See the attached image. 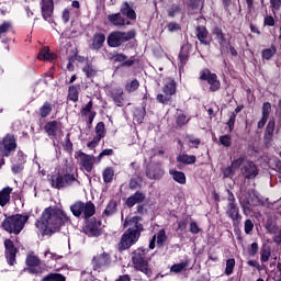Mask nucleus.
Here are the masks:
<instances>
[{
    "mask_svg": "<svg viewBox=\"0 0 281 281\" xmlns=\"http://www.w3.org/2000/svg\"><path fill=\"white\" fill-rule=\"evenodd\" d=\"M52 104L46 102L43 104V106L40 109V115L41 117H47L49 113H52Z\"/></svg>",
    "mask_w": 281,
    "mask_h": 281,
    "instance_id": "42",
    "label": "nucleus"
},
{
    "mask_svg": "<svg viewBox=\"0 0 281 281\" xmlns=\"http://www.w3.org/2000/svg\"><path fill=\"white\" fill-rule=\"evenodd\" d=\"M244 162H245V156H240L231 162V167H233L234 171L236 172V170H238Z\"/></svg>",
    "mask_w": 281,
    "mask_h": 281,
    "instance_id": "44",
    "label": "nucleus"
},
{
    "mask_svg": "<svg viewBox=\"0 0 281 281\" xmlns=\"http://www.w3.org/2000/svg\"><path fill=\"white\" fill-rule=\"evenodd\" d=\"M168 240V236L166 235L165 229H160L157 235H154L151 240L149 241V249H155V244L157 243L158 247H164Z\"/></svg>",
    "mask_w": 281,
    "mask_h": 281,
    "instance_id": "17",
    "label": "nucleus"
},
{
    "mask_svg": "<svg viewBox=\"0 0 281 281\" xmlns=\"http://www.w3.org/2000/svg\"><path fill=\"white\" fill-rule=\"evenodd\" d=\"M139 89V81L137 79H134L125 85V91L127 93H134V91H137Z\"/></svg>",
    "mask_w": 281,
    "mask_h": 281,
    "instance_id": "37",
    "label": "nucleus"
},
{
    "mask_svg": "<svg viewBox=\"0 0 281 281\" xmlns=\"http://www.w3.org/2000/svg\"><path fill=\"white\" fill-rule=\"evenodd\" d=\"M157 100H158V102H160V104H168V102H170V95H168V94H158Z\"/></svg>",
    "mask_w": 281,
    "mask_h": 281,
    "instance_id": "56",
    "label": "nucleus"
},
{
    "mask_svg": "<svg viewBox=\"0 0 281 281\" xmlns=\"http://www.w3.org/2000/svg\"><path fill=\"white\" fill-rule=\"evenodd\" d=\"M196 36L200 43H202L203 45H207V42L205 41V38H207V29H205L204 26H198Z\"/></svg>",
    "mask_w": 281,
    "mask_h": 281,
    "instance_id": "28",
    "label": "nucleus"
},
{
    "mask_svg": "<svg viewBox=\"0 0 281 281\" xmlns=\"http://www.w3.org/2000/svg\"><path fill=\"white\" fill-rule=\"evenodd\" d=\"M10 27H12L10 22H4L0 25V38L10 32Z\"/></svg>",
    "mask_w": 281,
    "mask_h": 281,
    "instance_id": "45",
    "label": "nucleus"
},
{
    "mask_svg": "<svg viewBox=\"0 0 281 281\" xmlns=\"http://www.w3.org/2000/svg\"><path fill=\"white\" fill-rule=\"evenodd\" d=\"M15 161L18 164H25V156L23 155V151H19L18 156L15 157Z\"/></svg>",
    "mask_w": 281,
    "mask_h": 281,
    "instance_id": "64",
    "label": "nucleus"
},
{
    "mask_svg": "<svg viewBox=\"0 0 281 281\" xmlns=\"http://www.w3.org/2000/svg\"><path fill=\"white\" fill-rule=\"evenodd\" d=\"M241 175L245 179H256L258 177V167H256V164L248 161L241 167Z\"/></svg>",
    "mask_w": 281,
    "mask_h": 281,
    "instance_id": "14",
    "label": "nucleus"
},
{
    "mask_svg": "<svg viewBox=\"0 0 281 281\" xmlns=\"http://www.w3.org/2000/svg\"><path fill=\"white\" fill-rule=\"evenodd\" d=\"M69 223V216L65 211L56 207H47L42 214L41 220H37L36 227L42 234L47 232H56L61 225Z\"/></svg>",
    "mask_w": 281,
    "mask_h": 281,
    "instance_id": "1",
    "label": "nucleus"
},
{
    "mask_svg": "<svg viewBox=\"0 0 281 281\" xmlns=\"http://www.w3.org/2000/svg\"><path fill=\"white\" fill-rule=\"evenodd\" d=\"M269 115H271V103L266 102L262 105V117L269 120Z\"/></svg>",
    "mask_w": 281,
    "mask_h": 281,
    "instance_id": "47",
    "label": "nucleus"
},
{
    "mask_svg": "<svg viewBox=\"0 0 281 281\" xmlns=\"http://www.w3.org/2000/svg\"><path fill=\"white\" fill-rule=\"evenodd\" d=\"M117 212V203L115 201H110L103 211V216H113Z\"/></svg>",
    "mask_w": 281,
    "mask_h": 281,
    "instance_id": "29",
    "label": "nucleus"
},
{
    "mask_svg": "<svg viewBox=\"0 0 281 281\" xmlns=\"http://www.w3.org/2000/svg\"><path fill=\"white\" fill-rule=\"evenodd\" d=\"M80 95V89L76 86L69 87L68 90V99L71 100V102H78V98Z\"/></svg>",
    "mask_w": 281,
    "mask_h": 281,
    "instance_id": "30",
    "label": "nucleus"
},
{
    "mask_svg": "<svg viewBox=\"0 0 281 281\" xmlns=\"http://www.w3.org/2000/svg\"><path fill=\"white\" fill-rule=\"evenodd\" d=\"M44 131L47 133V135L54 137L56 134L60 133V123H58V121H50L46 123Z\"/></svg>",
    "mask_w": 281,
    "mask_h": 281,
    "instance_id": "20",
    "label": "nucleus"
},
{
    "mask_svg": "<svg viewBox=\"0 0 281 281\" xmlns=\"http://www.w3.org/2000/svg\"><path fill=\"white\" fill-rule=\"evenodd\" d=\"M93 108V102H88L87 105L81 110L82 115H89L91 113V109Z\"/></svg>",
    "mask_w": 281,
    "mask_h": 281,
    "instance_id": "59",
    "label": "nucleus"
},
{
    "mask_svg": "<svg viewBox=\"0 0 281 281\" xmlns=\"http://www.w3.org/2000/svg\"><path fill=\"white\" fill-rule=\"evenodd\" d=\"M29 220L30 216L27 215H12L3 221L2 227L3 229H5V232H9L10 234H21V232H23V227H25V224Z\"/></svg>",
    "mask_w": 281,
    "mask_h": 281,
    "instance_id": "4",
    "label": "nucleus"
},
{
    "mask_svg": "<svg viewBox=\"0 0 281 281\" xmlns=\"http://www.w3.org/2000/svg\"><path fill=\"white\" fill-rule=\"evenodd\" d=\"M12 172L13 175H19L20 172H23V165L19 162L16 165H13Z\"/></svg>",
    "mask_w": 281,
    "mask_h": 281,
    "instance_id": "61",
    "label": "nucleus"
},
{
    "mask_svg": "<svg viewBox=\"0 0 281 281\" xmlns=\"http://www.w3.org/2000/svg\"><path fill=\"white\" fill-rule=\"evenodd\" d=\"M113 179H115V171L113 170V168H111V167L105 168L103 171L104 183H111V181H113Z\"/></svg>",
    "mask_w": 281,
    "mask_h": 281,
    "instance_id": "31",
    "label": "nucleus"
},
{
    "mask_svg": "<svg viewBox=\"0 0 281 281\" xmlns=\"http://www.w3.org/2000/svg\"><path fill=\"white\" fill-rule=\"evenodd\" d=\"M252 229H254V222H251V220H247L245 222V234H251Z\"/></svg>",
    "mask_w": 281,
    "mask_h": 281,
    "instance_id": "58",
    "label": "nucleus"
},
{
    "mask_svg": "<svg viewBox=\"0 0 281 281\" xmlns=\"http://www.w3.org/2000/svg\"><path fill=\"white\" fill-rule=\"evenodd\" d=\"M108 21L115 25L116 27H122V25H126V20L122 16V13H114L108 15Z\"/></svg>",
    "mask_w": 281,
    "mask_h": 281,
    "instance_id": "22",
    "label": "nucleus"
},
{
    "mask_svg": "<svg viewBox=\"0 0 281 281\" xmlns=\"http://www.w3.org/2000/svg\"><path fill=\"white\" fill-rule=\"evenodd\" d=\"M50 188L55 190H65L71 186L80 187V180H78V175L76 173H55L49 178Z\"/></svg>",
    "mask_w": 281,
    "mask_h": 281,
    "instance_id": "3",
    "label": "nucleus"
},
{
    "mask_svg": "<svg viewBox=\"0 0 281 281\" xmlns=\"http://www.w3.org/2000/svg\"><path fill=\"white\" fill-rule=\"evenodd\" d=\"M220 143L222 146H225L226 148H229L232 146V136L229 135H223L220 137Z\"/></svg>",
    "mask_w": 281,
    "mask_h": 281,
    "instance_id": "49",
    "label": "nucleus"
},
{
    "mask_svg": "<svg viewBox=\"0 0 281 281\" xmlns=\"http://www.w3.org/2000/svg\"><path fill=\"white\" fill-rule=\"evenodd\" d=\"M234 267H236V259L231 258L226 261V269L225 273L226 276H232L234 273Z\"/></svg>",
    "mask_w": 281,
    "mask_h": 281,
    "instance_id": "41",
    "label": "nucleus"
},
{
    "mask_svg": "<svg viewBox=\"0 0 281 281\" xmlns=\"http://www.w3.org/2000/svg\"><path fill=\"white\" fill-rule=\"evenodd\" d=\"M113 155V149H104L98 157L99 161L102 160V157H111Z\"/></svg>",
    "mask_w": 281,
    "mask_h": 281,
    "instance_id": "62",
    "label": "nucleus"
},
{
    "mask_svg": "<svg viewBox=\"0 0 281 281\" xmlns=\"http://www.w3.org/2000/svg\"><path fill=\"white\" fill-rule=\"evenodd\" d=\"M44 258L47 262H49V260H59L60 256H58L49 250H46L44 252Z\"/></svg>",
    "mask_w": 281,
    "mask_h": 281,
    "instance_id": "53",
    "label": "nucleus"
},
{
    "mask_svg": "<svg viewBox=\"0 0 281 281\" xmlns=\"http://www.w3.org/2000/svg\"><path fill=\"white\" fill-rule=\"evenodd\" d=\"M74 216L85 215V218H91L95 214V205L92 202H77L70 206Z\"/></svg>",
    "mask_w": 281,
    "mask_h": 281,
    "instance_id": "6",
    "label": "nucleus"
},
{
    "mask_svg": "<svg viewBox=\"0 0 281 281\" xmlns=\"http://www.w3.org/2000/svg\"><path fill=\"white\" fill-rule=\"evenodd\" d=\"M131 38H135L134 32H120L115 31L112 32L108 36V45L109 47H120L123 43H126V41H131Z\"/></svg>",
    "mask_w": 281,
    "mask_h": 281,
    "instance_id": "7",
    "label": "nucleus"
},
{
    "mask_svg": "<svg viewBox=\"0 0 281 281\" xmlns=\"http://www.w3.org/2000/svg\"><path fill=\"white\" fill-rule=\"evenodd\" d=\"M271 258V250L263 248L261 251V262H268Z\"/></svg>",
    "mask_w": 281,
    "mask_h": 281,
    "instance_id": "54",
    "label": "nucleus"
},
{
    "mask_svg": "<svg viewBox=\"0 0 281 281\" xmlns=\"http://www.w3.org/2000/svg\"><path fill=\"white\" fill-rule=\"evenodd\" d=\"M77 159L80 166L85 168L86 172H91L93 170V164H95V158L93 156L79 151L77 155Z\"/></svg>",
    "mask_w": 281,
    "mask_h": 281,
    "instance_id": "11",
    "label": "nucleus"
},
{
    "mask_svg": "<svg viewBox=\"0 0 281 281\" xmlns=\"http://www.w3.org/2000/svg\"><path fill=\"white\" fill-rule=\"evenodd\" d=\"M42 281H65V277L60 273H49Z\"/></svg>",
    "mask_w": 281,
    "mask_h": 281,
    "instance_id": "38",
    "label": "nucleus"
},
{
    "mask_svg": "<svg viewBox=\"0 0 281 281\" xmlns=\"http://www.w3.org/2000/svg\"><path fill=\"white\" fill-rule=\"evenodd\" d=\"M234 124H236V113L233 112L229 116L228 122H227V126L229 128V132L234 131Z\"/></svg>",
    "mask_w": 281,
    "mask_h": 281,
    "instance_id": "55",
    "label": "nucleus"
},
{
    "mask_svg": "<svg viewBox=\"0 0 281 281\" xmlns=\"http://www.w3.org/2000/svg\"><path fill=\"white\" fill-rule=\"evenodd\" d=\"M190 232L191 234H199V232H201V229L199 228V225L195 222H192L190 224Z\"/></svg>",
    "mask_w": 281,
    "mask_h": 281,
    "instance_id": "63",
    "label": "nucleus"
},
{
    "mask_svg": "<svg viewBox=\"0 0 281 281\" xmlns=\"http://www.w3.org/2000/svg\"><path fill=\"white\" fill-rule=\"evenodd\" d=\"M13 150H16V138H14V135L8 134L0 142V153L2 157H10V153Z\"/></svg>",
    "mask_w": 281,
    "mask_h": 281,
    "instance_id": "8",
    "label": "nucleus"
},
{
    "mask_svg": "<svg viewBox=\"0 0 281 281\" xmlns=\"http://www.w3.org/2000/svg\"><path fill=\"white\" fill-rule=\"evenodd\" d=\"M101 226H102V222L91 220L86 225V234H88V236H100L102 234V232L100 231Z\"/></svg>",
    "mask_w": 281,
    "mask_h": 281,
    "instance_id": "18",
    "label": "nucleus"
},
{
    "mask_svg": "<svg viewBox=\"0 0 281 281\" xmlns=\"http://www.w3.org/2000/svg\"><path fill=\"white\" fill-rule=\"evenodd\" d=\"M176 92H177V83L175 82V80H169V82L166 83L164 87V93L166 95H169V98H171L172 95H175Z\"/></svg>",
    "mask_w": 281,
    "mask_h": 281,
    "instance_id": "27",
    "label": "nucleus"
},
{
    "mask_svg": "<svg viewBox=\"0 0 281 281\" xmlns=\"http://www.w3.org/2000/svg\"><path fill=\"white\" fill-rule=\"evenodd\" d=\"M139 216H134L130 221H125V226L128 225L130 228L127 232L122 236L119 247L121 250L130 249L133 247L137 240H139V236L142 234L143 226L139 223Z\"/></svg>",
    "mask_w": 281,
    "mask_h": 281,
    "instance_id": "2",
    "label": "nucleus"
},
{
    "mask_svg": "<svg viewBox=\"0 0 281 281\" xmlns=\"http://www.w3.org/2000/svg\"><path fill=\"white\" fill-rule=\"evenodd\" d=\"M104 135H106L104 132V123L100 122L95 126V136L91 142L88 143V148H95Z\"/></svg>",
    "mask_w": 281,
    "mask_h": 281,
    "instance_id": "16",
    "label": "nucleus"
},
{
    "mask_svg": "<svg viewBox=\"0 0 281 281\" xmlns=\"http://www.w3.org/2000/svg\"><path fill=\"white\" fill-rule=\"evenodd\" d=\"M186 269H188V261L176 263L170 270L172 273H181L182 271H186Z\"/></svg>",
    "mask_w": 281,
    "mask_h": 281,
    "instance_id": "39",
    "label": "nucleus"
},
{
    "mask_svg": "<svg viewBox=\"0 0 281 281\" xmlns=\"http://www.w3.org/2000/svg\"><path fill=\"white\" fill-rule=\"evenodd\" d=\"M146 249L144 248H138L133 252L132 256V262L134 269L136 271H140L142 273H145L147 278H150L153 276V270L148 267V261L146 260Z\"/></svg>",
    "mask_w": 281,
    "mask_h": 281,
    "instance_id": "5",
    "label": "nucleus"
},
{
    "mask_svg": "<svg viewBox=\"0 0 281 281\" xmlns=\"http://www.w3.org/2000/svg\"><path fill=\"white\" fill-rule=\"evenodd\" d=\"M176 122H177L178 126H183V125L188 124V122H190V119H188V116H186L183 111L177 110Z\"/></svg>",
    "mask_w": 281,
    "mask_h": 281,
    "instance_id": "32",
    "label": "nucleus"
},
{
    "mask_svg": "<svg viewBox=\"0 0 281 281\" xmlns=\"http://www.w3.org/2000/svg\"><path fill=\"white\" fill-rule=\"evenodd\" d=\"M214 35L216 36L220 45H225V36L223 35V31H221V29H215Z\"/></svg>",
    "mask_w": 281,
    "mask_h": 281,
    "instance_id": "52",
    "label": "nucleus"
},
{
    "mask_svg": "<svg viewBox=\"0 0 281 281\" xmlns=\"http://www.w3.org/2000/svg\"><path fill=\"white\" fill-rule=\"evenodd\" d=\"M41 10L44 21H49L54 14V0H42Z\"/></svg>",
    "mask_w": 281,
    "mask_h": 281,
    "instance_id": "15",
    "label": "nucleus"
},
{
    "mask_svg": "<svg viewBox=\"0 0 281 281\" xmlns=\"http://www.w3.org/2000/svg\"><path fill=\"white\" fill-rule=\"evenodd\" d=\"M188 143L190 144V148H199V145L201 144V139L195 138L193 136L187 137Z\"/></svg>",
    "mask_w": 281,
    "mask_h": 281,
    "instance_id": "51",
    "label": "nucleus"
},
{
    "mask_svg": "<svg viewBox=\"0 0 281 281\" xmlns=\"http://www.w3.org/2000/svg\"><path fill=\"white\" fill-rule=\"evenodd\" d=\"M178 161H180L181 164H195L196 162V156L194 155H188V154H184V155H180L178 157Z\"/></svg>",
    "mask_w": 281,
    "mask_h": 281,
    "instance_id": "35",
    "label": "nucleus"
},
{
    "mask_svg": "<svg viewBox=\"0 0 281 281\" xmlns=\"http://www.w3.org/2000/svg\"><path fill=\"white\" fill-rule=\"evenodd\" d=\"M120 14H123V16H127V19H131V21H135L137 19L135 10L131 8V4H128V2H124L122 4Z\"/></svg>",
    "mask_w": 281,
    "mask_h": 281,
    "instance_id": "21",
    "label": "nucleus"
},
{
    "mask_svg": "<svg viewBox=\"0 0 281 281\" xmlns=\"http://www.w3.org/2000/svg\"><path fill=\"white\" fill-rule=\"evenodd\" d=\"M266 229L269 234H276L278 228L276 227V224L273 223V221L271 218L267 220Z\"/></svg>",
    "mask_w": 281,
    "mask_h": 281,
    "instance_id": "46",
    "label": "nucleus"
},
{
    "mask_svg": "<svg viewBox=\"0 0 281 281\" xmlns=\"http://www.w3.org/2000/svg\"><path fill=\"white\" fill-rule=\"evenodd\" d=\"M4 247L7 249V260L8 263L13 267L16 263V248H14V243L10 239L4 240Z\"/></svg>",
    "mask_w": 281,
    "mask_h": 281,
    "instance_id": "13",
    "label": "nucleus"
},
{
    "mask_svg": "<svg viewBox=\"0 0 281 281\" xmlns=\"http://www.w3.org/2000/svg\"><path fill=\"white\" fill-rule=\"evenodd\" d=\"M27 271L29 273H35L36 276H40L41 273H43V268L40 266H33L29 268Z\"/></svg>",
    "mask_w": 281,
    "mask_h": 281,
    "instance_id": "57",
    "label": "nucleus"
},
{
    "mask_svg": "<svg viewBox=\"0 0 281 281\" xmlns=\"http://www.w3.org/2000/svg\"><path fill=\"white\" fill-rule=\"evenodd\" d=\"M145 199H146V195L137 191L135 195H132L126 200V205L127 207H133L134 205H137V203H143Z\"/></svg>",
    "mask_w": 281,
    "mask_h": 281,
    "instance_id": "23",
    "label": "nucleus"
},
{
    "mask_svg": "<svg viewBox=\"0 0 281 281\" xmlns=\"http://www.w3.org/2000/svg\"><path fill=\"white\" fill-rule=\"evenodd\" d=\"M168 14L171 18L177 16V14H181V7H179L178 4H173L171 8H169Z\"/></svg>",
    "mask_w": 281,
    "mask_h": 281,
    "instance_id": "48",
    "label": "nucleus"
},
{
    "mask_svg": "<svg viewBox=\"0 0 281 281\" xmlns=\"http://www.w3.org/2000/svg\"><path fill=\"white\" fill-rule=\"evenodd\" d=\"M26 265L31 268V267H38V265H41V259H38V257L34 256V255H29L26 257Z\"/></svg>",
    "mask_w": 281,
    "mask_h": 281,
    "instance_id": "40",
    "label": "nucleus"
},
{
    "mask_svg": "<svg viewBox=\"0 0 281 281\" xmlns=\"http://www.w3.org/2000/svg\"><path fill=\"white\" fill-rule=\"evenodd\" d=\"M92 265L94 271L104 269L105 267H109L111 265V257L106 252H101L93 257Z\"/></svg>",
    "mask_w": 281,
    "mask_h": 281,
    "instance_id": "10",
    "label": "nucleus"
},
{
    "mask_svg": "<svg viewBox=\"0 0 281 281\" xmlns=\"http://www.w3.org/2000/svg\"><path fill=\"white\" fill-rule=\"evenodd\" d=\"M167 30L169 32H178V30H181V26L178 23L171 22L167 25Z\"/></svg>",
    "mask_w": 281,
    "mask_h": 281,
    "instance_id": "60",
    "label": "nucleus"
},
{
    "mask_svg": "<svg viewBox=\"0 0 281 281\" xmlns=\"http://www.w3.org/2000/svg\"><path fill=\"white\" fill-rule=\"evenodd\" d=\"M200 79L210 85L211 91H218V89H221V81H218L216 74H212L209 69L201 71Z\"/></svg>",
    "mask_w": 281,
    "mask_h": 281,
    "instance_id": "9",
    "label": "nucleus"
},
{
    "mask_svg": "<svg viewBox=\"0 0 281 281\" xmlns=\"http://www.w3.org/2000/svg\"><path fill=\"white\" fill-rule=\"evenodd\" d=\"M276 52H278L276 46H271L270 48L263 49L261 53V56H262L263 60H271V58H273V56H276Z\"/></svg>",
    "mask_w": 281,
    "mask_h": 281,
    "instance_id": "36",
    "label": "nucleus"
},
{
    "mask_svg": "<svg viewBox=\"0 0 281 281\" xmlns=\"http://www.w3.org/2000/svg\"><path fill=\"white\" fill-rule=\"evenodd\" d=\"M223 177L227 179V177H234L236 175V171L233 169L232 166L225 167L222 169Z\"/></svg>",
    "mask_w": 281,
    "mask_h": 281,
    "instance_id": "50",
    "label": "nucleus"
},
{
    "mask_svg": "<svg viewBox=\"0 0 281 281\" xmlns=\"http://www.w3.org/2000/svg\"><path fill=\"white\" fill-rule=\"evenodd\" d=\"M123 95H124V90L122 88H112L110 90V97L112 98L116 106H122L124 102Z\"/></svg>",
    "mask_w": 281,
    "mask_h": 281,
    "instance_id": "19",
    "label": "nucleus"
},
{
    "mask_svg": "<svg viewBox=\"0 0 281 281\" xmlns=\"http://www.w3.org/2000/svg\"><path fill=\"white\" fill-rule=\"evenodd\" d=\"M83 72L86 74V76L88 78H93V76H95V74L98 72V70L95 69V67H93V65H89L87 64L85 67H83Z\"/></svg>",
    "mask_w": 281,
    "mask_h": 281,
    "instance_id": "43",
    "label": "nucleus"
},
{
    "mask_svg": "<svg viewBox=\"0 0 281 281\" xmlns=\"http://www.w3.org/2000/svg\"><path fill=\"white\" fill-rule=\"evenodd\" d=\"M104 41H106V36L102 33L94 34L92 38L91 49H102V45H104Z\"/></svg>",
    "mask_w": 281,
    "mask_h": 281,
    "instance_id": "24",
    "label": "nucleus"
},
{
    "mask_svg": "<svg viewBox=\"0 0 281 281\" xmlns=\"http://www.w3.org/2000/svg\"><path fill=\"white\" fill-rule=\"evenodd\" d=\"M37 58L38 60H55L56 54L49 53V47L45 46L40 50Z\"/></svg>",
    "mask_w": 281,
    "mask_h": 281,
    "instance_id": "25",
    "label": "nucleus"
},
{
    "mask_svg": "<svg viewBox=\"0 0 281 281\" xmlns=\"http://www.w3.org/2000/svg\"><path fill=\"white\" fill-rule=\"evenodd\" d=\"M12 192V189L10 187L4 188L2 191H0V205L1 207H4V205H8L10 202V193Z\"/></svg>",
    "mask_w": 281,
    "mask_h": 281,
    "instance_id": "26",
    "label": "nucleus"
},
{
    "mask_svg": "<svg viewBox=\"0 0 281 281\" xmlns=\"http://www.w3.org/2000/svg\"><path fill=\"white\" fill-rule=\"evenodd\" d=\"M276 131V122L269 121L266 127L265 139L271 140L273 138V132Z\"/></svg>",
    "mask_w": 281,
    "mask_h": 281,
    "instance_id": "34",
    "label": "nucleus"
},
{
    "mask_svg": "<svg viewBox=\"0 0 281 281\" xmlns=\"http://www.w3.org/2000/svg\"><path fill=\"white\" fill-rule=\"evenodd\" d=\"M170 175L173 177V179L177 181V183H180L181 186L186 184V173L181 171L170 170Z\"/></svg>",
    "mask_w": 281,
    "mask_h": 281,
    "instance_id": "33",
    "label": "nucleus"
},
{
    "mask_svg": "<svg viewBox=\"0 0 281 281\" xmlns=\"http://www.w3.org/2000/svg\"><path fill=\"white\" fill-rule=\"evenodd\" d=\"M235 201L236 200L234 199V194L231 193L228 195V206H227L226 214L234 222L240 221V214H239V211H238V205H236Z\"/></svg>",
    "mask_w": 281,
    "mask_h": 281,
    "instance_id": "12",
    "label": "nucleus"
}]
</instances>
